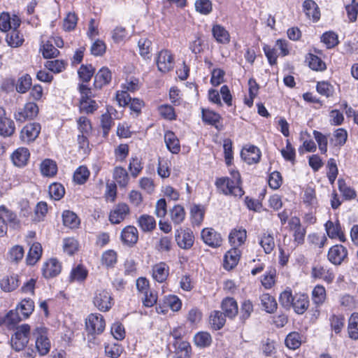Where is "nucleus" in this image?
<instances>
[{
	"label": "nucleus",
	"mask_w": 358,
	"mask_h": 358,
	"mask_svg": "<svg viewBox=\"0 0 358 358\" xmlns=\"http://www.w3.org/2000/svg\"><path fill=\"white\" fill-rule=\"evenodd\" d=\"M41 50L45 58H54L59 53V51L50 41L44 43Z\"/></svg>",
	"instance_id": "obj_64"
},
{
	"label": "nucleus",
	"mask_w": 358,
	"mask_h": 358,
	"mask_svg": "<svg viewBox=\"0 0 358 358\" xmlns=\"http://www.w3.org/2000/svg\"><path fill=\"white\" fill-rule=\"evenodd\" d=\"M121 239L124 243L129 246L134 245L138 239L137 229L130 225L124 227L121 232Z\"/></svg>",
	"instance_id": "obj_17"
},
{
	"label": "nucleus",
	"mask_w": 358,
	"mask_h": 358,
	"mask_svg": "<svg viewBox=\"0 0 358 358\" xmlns=\"http://www.w3.org/2000/svg\"><path fill=\"white\" fill-rule=\"evenodd\" d=\"M15 131L14 122L8 118L0 120V134L3 136H10Z\"/></svg>",
	"instance_id": "obj_40"
},
{
	"label": "nucleus",
	"mask_w": 358,
	"mask_h": 358,
	"mask_svg": "<svg viewBox=\"0 0 358 358\" xmlns=\"http://www.w3.org/2000/svg\"><path fill=\"white\" fill-rule=\"evenodd\" d=\"M123 350V347L118 343L108 344L105 346V353L110 358H118Z\"/></svg>",
	"instance_id": "obj_55"
},
{
	"label": "nucleus",
	"mask_w": 358,
	"mask_h": 358,
	"mask_svg": "<svg viewBox=\"0 0 358 358\" xmlns=\"http://www.w3.org/2000/svg\"><path fill=\"white\" fill-rule=\"evenodd\" d=\"M155 249L161 252H169L172 249V237L168 236H162L155 245Z\"/></svg>",
	"instance_id": "obj_50"
},
{
	"label": "nucleus",
	"mask_w": 358,
	"mask_h": 358,
	"mask_svg": "<svg viewBox=\"0 0 358 358\" xmlns=\"http://www.w3.org/2000/svg\"><path fill=\"white\" fill-rule=\"evenodd\" d=\"M174 58L171 52L167 50H162L158 54L157 65L158 70L162 73H167L174 67Z\"/></svg>",
	"instance_id": "obj_8"
},
{
	"label": "nucleus",
	"mask_w": 358,
	"mask_h": 358,
	"mask_svg": "<svg viewBox=\"0 0 358 358\" xmlns=\"http://www.w3.org/2000/svg\"><path fill=\"white\" fill-rule=\"evenodd\" d=\"M41 129L39 123H29L22 128L20 132V138L24 143H31L38 136Z\"/></svg>",
	"instance_id": "obj_10"
},
{
	"label": "nucleus",
	"mask_w": 358,
	"mask_h": 358,
	"mask_svg": "<svg viewBox=\"0 0 358 358\" xmlns=\"http://www.w3.org/2000/svg\"><path fill=\"white\" fill-rule=\"evenodd\" d=\"M114 124L110 114L108 112L103 114L101 117V127L103 129V136L106 137Z\"/></svg>",
	"instance_id": "obj_59"
},
{
	"label": "nucleus",
	"mask_w": 358,
	"mask_h": 358,
	"mask_svg": "<svg viewBox=\"0 0 358 358\" xmlns=\"http://www.w3.org/2000/svg\"><path fill=\"white\" fill-rule=\"evenodd\" d=\"M164 142L167 149L173 154H178L180 151V141L176 135L171 131L164 134Z\"/></svg>",
	"instance_id": "obj_24"
},
{
	"label": "nucleus",
	"mask_w": 358,
	"mask_h": 358,
	"mask_svg": "<svg viewBox=\"0 0 358 358\" xmlns=\"http://www.w3.org/2000/svg\"><path fill=\"white\" fill-rule=\"evenodd\" d=\"M221 308L225 316L229 318H234L238 314V304L236 300L231 297L224 299L221 303Z\"/></svg>",
	"instance_id": "obj_19"
},
{
	"label": "nucleus",
	"mask_w": 358,
	"mask_h": 358,
	"mask_svg": "<svg viewBox=\"0 0 358 358\" xmlns=\"http://www.w3.org/2000/svg\"><path fill=\"white\" fill-rule=\"evenodd\" d=\"M212 33L217 43L222 44L229 43L230 35L224 27L220 24L214 25L212 29Z\"/></svg>",
	"instance_id": "obj_29"
},
{
	"label": "nucleus",
	"mask_w": 358,
	"mask_h": 358,
	"mask_svg": "<svg viewBox=\"0 0 358 358\" xmlns=\"http://www.w3.org/2000/svg\"><path fill=\"white\" fill-rule=\"evenodd\" d=\"M38 113V107L34 102L27 103L23 108H20L14 114L17 122H24L28 119H33Z\"/></svg>",
	"instance_id": "obj_7"
},
{
	"label": "nucleus",
	"mask_w": 358,
	"mask_h": 358,
	"mask_svg": "<svg viewBox=\"0 0 358 358\" xmlns=\"http://www.w3.org/2000/svg\"><path fill=\"white\" fill-rule=\"evenodd\" d=\"M63 223L65 226L73 229L80 224V220L77 215L70 210H64L62 213Z\"/></svg>",
	"instance_id": "obj_37"
},
{
	"label": "nucleus",
	"mask_w": 358,
	"mask_h": 358,
	"mask_svg": "<svg viewBox=\"0 0 358 358\" xmlns=\"http://www.w3.org/2000/svg\"><path fill=\"white\" fill-rule=\"evenodd\" d=\"M94 305L102 312L108 311L114 303L113 298L106 289H97L93 298Z\"/></svg>",
	"instance_id": "obj_3"
},
{
	"label": "nucleus",
	"mask_w": 358,
	"mask_h": 358,
	"mask_svg": "<svg viewBox=\"0 0 358 358\" xmlns=\"http://www.w3.org/2000/svg\"><path fill=\"white\" fill-rule=\"evenodd\" d=\"M170 215L172 222L175 224H180L184 221L185 217V209L180 205H176L170 210Z\"/></svg>",
	"instance_id": "obj_43"
},
{
	"label": "nucleus",
	"mask_w": 358,
	"mask_h": 358,
	"mask_svg": "<svg viewBox=\"0 0 358 358\" xmlns=\"http://www.w3.org/2000/svg\"><path fill=\"white\" fill-rule=\"evenodd\" d=\"M303 9L306 15L313 22L320 18V11L317 4L313 0H306L303 3Z\"/></svg>",
	"instance_id": "obj_18"
},
{
	"label": "nucleus",
	"mask_w": 358,
	"mask_h": 358,
	"mask_svg": "<svg viewBox=\"0 0 358 358\" xmlns=\"http://www.w3.org/2000/svg\"><path fill=\"white\" fill-rule=\"evenodd\" d=\"M20 316V312L16 308V310H10L4 320L5 324L9 327H13L15 324H17L21 320H22Z\"/></svg>",
	"instance_id": "obj_56"
},
{
	"label": "nucleus",
	"mask_w": 358,
	"mask_h": 358,
	"mask_svg": "<svg viewBox=\"0 0 358 358\" xmlns=\"http://www.w3.org/2000/svg\"><path fill=\"white\" fill-rule=\"evenodd\" d=\"M260 301L262 306L267 313H272L277 309V302L274 297L270 294H262L260 296Z\"/></svg>",
	"instance_id": "obj_34"
},
{
	"label": "nucleus",
	"mask_w": 358,
	"mask_h": 358,
	"mask_svg": "<svg viewBox=\"0 0 358 358\" xmlns=\"http://www.w3.org/2000/svg\"><path fill=\"white\" fill-rule=\"evenodd\" d=\"M308 65L314 71H324L326 69L325 63L317 55L308 54L306 57Z\"/></svg>",
	"instance_id": "obj_47"
},
{
	"label": "nucleus",
	"mask_w": 358,
	"mask_h": 358,
	"mask_svg": "<svg viewBox=\"0 0 358 358\" xmlns=\"http://www.w3.org/2000/svg\"><path fill=\"white\" fill-rule=\"evenodd\" d=\"M138 226L144 232L152 231L156 228V221L155 218L149 215H141L137 221Z\"/></svg>",
	"instance_id": "obj_28"
},
{
	"label": "nucleus",
	"mask_w": 358,
	"mask_h": 358,
	"mask_svg": "<svg viewBox=\"0 0 358 358\" xmlns=\"http://www.w3.org/2000/svg\"><path fill=\"white\" fill-rule=\"evenodd\" d=\"M326 299V290L322 285H317L312 292V299L316 305L319 306L324 303Z\"/></svg>",
	"instance_id": "obj_52"
},
{
	"label": "nucleus",
	"mask_w": 358,
	"mask_h": 358,
	"mask_svg": "<svg viewBox=\"0 0 358 358\" xmlns=\"http://www.w3.org/2000/svg\"><path fill=\"white\" fill-rule=\"evenodd\" d=\"M29 335L30 326L29 324H24L17 327L11 338L12 348L16 351L23 350L29 342Z\"/></svg>",
	"instance_id": "obj_2"
},
{
	"label": "nucleus",
	"mask_w": 358,
	"mask_h": 358,
	"mask_svg": "<svg viewBox=\"0 0 358 358\" xmlns=\"http://www.w3.org/2000/svg\"><path fill=\"white\" fill-rule=\"evenodd\" d=\"M164 303L167 306L173 311H178L182 306V303L180 299L176 295H169L165 296Z\"/></svg>",
	"instance_id": "obj_58"
},
{
	"label": "nucleus",
	"mask_w": 358,
	"mask_h": 358,
	"mask_svg": "<svg viewBox=\"0 0 358 358\" xmlns=\"http://www.w3.org/2000/svg\"><path fill=\"white\" fill-rule=\"evenodd\" d=\"M31 86V78L29 75L25 74L20 77L16 85V90L19 93L27 92Z\"/></svg>",
	"instance_id": "obj_51"
},
{
	"label": "nucleus",
	"mask_w": 358,
	"mask_h": 358,
	"mask_svg": "<svg viewBox=\"0 0 358 358\" xmlns=\"http://www.w3.org/2000/svg\"><path fill=\"white\" fill-rule=\"evenodd\" d=\"M86 329L90 334H100L105 329L103 317L99 313L90 314L85 322Z\"/></svg>",
	"instance_id": "obj_6"
},
{
	"label": "nucleus",
	"mask_w": 358,
	"mask_h": 358,
	"mask_svg": "<svg viewBox=\"0 0 358 358\" xmlns=\"http://www.w3.org/2000/svg\"><path fill=\"white\" fill-rule=\"evenodd\" d=\"M113 178L121 187H125L129 181V177L126 169L122 166H116L114 169Z\"/></svg>",
	"instance_id": "obj_31"
},
{
	"label": "nucleus",
	"mask_w": 358,
	"mask_h": 358,
	"mask_svg": "<svg viewBox=\"0 0 358 358\" xmlns=\"http://www.w3.org/2000/svg\"><path fill=\"white\" fill-rule=\"evenodd\" d=\"M90 171L87 167L81 166L78 167L73 174V180L78 184H83L88 179Z\"/></svg>",
	"instance_id": "obj_57"
},
{
	"label": "nucleus",
	"mask_w": 358,
	"mask_h": 358,
	"mask_svg": "<svg viewBox=\"0 0 358 358\" xmlns=\"http://www.w3.org/2000/svg\"><path fill=\"white\" fill-rule=\"evenodd\" d=\"M175 238L178 245L182 249H189L194 244V236L189 229H177L175 234Z\"/></svg>",
	"instance_id": "obj_11"
},
{
	"label": "nucleus",
	"mask_w": 358,
	"mask_h": 358,
	"mask_svg": "<svg viewBox=\"0 0 358 358\" xmlns=\"http://www.w3.org/2000/svg\"><path fill=\"white\" fill-rule=\"evenodd\" d=\"M65 193L64 187L59 183H52L49 186V194L55 200L61 199Z\"/></svg>",
	"instance_id": "obj_60"
},
{
	"label": "nucleus",
	"mask_w": 358,
	"mask_h": 358,
	"mask_svg": "<svg viewBox=\"0 0 358 358\" xmlns=\"http://www.w3.org/2000/svg\"><path fill=\"white\" fill-rule=\"evenodd\" d=\"M169 267L164 262H159L152 267V277L159 282H164L169 276Z\"/></svg>",
	"instance_id": "obj_23"
},
{
	"label": "nucleus",
	"mask_w": 358,
	"mask_h": 358,
	"mask_svg": "<svg viewBox=\"0 0 358 358\" xmlns=\"http://www.w3.org/2000/svg\"><path fill=\"white\" fill-rule=\"evenodd\" d=\"M259 244L263 248L265 253L270 254L275 247V241L273 234L268 232L264 233L262 236Z\"/></svg>",
	"instance_id": "obj_38"
},
{
	"label": "nucleus",
	"mask_w": 358,
	"mask_h": 358,
	"mask_svg": "<svg viewBox=\"0 0 358 358\" xmlns=\"http://www.w3.org/2000/svg\"><path fill=\"white\" fill-rule=\"evenodd\" d=\"M61 264L56 259H50L43 266V275L45 278H53L61 272Z\"/></svg>",
	"instance_id": "obj_16"
},
{
	"label": "nucleus",
	"mask_w": 358,
	"mask_h": 358,
	"mask_svg": "<svg viewBox=\"0 0 358 358\" xmlns=\"http://www.w3.org/2000/svg\"><path fill=\"white\" fill-rule=\"evenodd\" d=\"M225 315L219 310H214L210 315V324L216 330L220 329L225 324Z\"/></svg>",
	"instance_id": "obj_36"
},
{
	"label": "nucleus",
	"mask_w": 358,
	"mask_h": 358,
	"mask_svg": "<svg viewBox=\"0 0 358 358\" xmlns=\"http://www.w3.org/2000/svg\"><path fill=\"white\" fill-rule=\"evenodd\" d=\"M57 164L51 159H45L41 164V171L43 176L51 177L56 174Z\"/></svg>",
	"instance_id": "obj_45"
},
{
	"label": "nucleus",
	"mask_w": 358,
	"mask_h": 358,
	"mask_svg": "<svg viewBox=\"0 0 358 358\" xmlns=\"http://www.w3.org/2000/svg\"><path fill=\"white\" fill-rule=\"evenodd\" d=\"M42 255V246L41 243H34L28 252L26 258L27 264L29 265H34L41 258Z\"/></svg>",
	"instance_id": "obj_30"
},
{
	"label": "nucleus",
	"mask_w": 358,
	"mask_h": 358,
	"mask_svg": "<svg viewBox=\"0 0 358 358\" xmlns=\"http://www.w3.org/2000/svg\"><path fill=\"white\" fill-rule=\"evenodd\" d=\"M112 78L110 71L106 68H101L94 76V85L96 88L101 89L104 85H108Z\"/></svg>",
	"instance_id": "obj_22"
},
{
	"label": "nucleus",
	"mask_w": 358,
	"mask_h": 358,
	"mask_svg": "<svg viewBox=\"0 0 358 358\" xmlns=\"http://www.w3.org/2000/svg\"><path fill=\"white\" fill-rule=\"evenodd\" d=\"M321 41L327 48H332L338 43V36L333 31H327L323 34Z\"/></svg>",
	"instance_id": "obj_62"
},
{
	"label": "nucleus",
	"mask_w": 358,
	"mask_h": 358,
	"mask_svg": "<svg viewBox=\"0 0 358 358\" xmlns=\"http://www.w3.org/2000/svg\"><path fill=\"white\" fill-rule=\"evenodd\" d=\"M309 306V299L306 294H296L292 306L295 313L301 315L303 314Z\"/></svg>",
	"instance_id": "obj_21"
},
{
	"label": "nucleus",
	"mask_w": 358,
	"mask_h": 358,
	"mask_svg": "<svg viewBox=\"0 0 358 358\" xmlns=\"http://www.w3.org/2000/svg\"><path fill=\"white\" fill-rule=\"evenodd\" d=\"M236 248L229 250L224 255V266L227 270L232 269L238 263L240 251Z\"/></svg>",
	"instance_id": "obj_27"
},
{
	"label": "nucleus",
	"mask_w": 358,
	"mask_h": 358,
	"mask_svg": "<svg viewBox=\"0 0 358 358\" xmlns=\"http://www.w3.org/2000/svg\"><path fill=\"white\" fill-rule=\"evenodd\" d=\"M128 169L133 178H136L143 169L141 159L136 156L132 157L129 161Z\"/></svg>",
	"instance_id": "obj_46"
},
{
	"label": "nucleus",
	"mask_w": 358,
	"mask_h": 358,
	"mask_svg": "<svg viewBox=\"0 0 358 358\" xmlns=\"http://www.w3.org/2000/svg\"><path fill=\"white\" fill-rule=\"evenodd\" d=\"M231 178L222 177L216 179L215 186L217 189L224 195L242 196L244 191L241 188V175L237 171L231 172Z\"/></svg>",
	"instance_id": "obj_1"
},
{
	"label": "nucleus",
	"mask_w": 358,
	"mask_h": 358,
	"mask_svg": "<svg viewBox=\"0 0 358 358\" xmlns=\"http://www.w3.org/2000/svg\"><path fill=\"white\" fill-rule=\"evenodd\" d=\"M202 119L208 124L214 126L219 129L217 124L221 119L219 114L209 110H202Z\"/></svg>",
	"instance_id": "obj_42"
},
{
	"label": "nucleus",
	"mask_w": 358,
	"mask_h": 358,
	"mask_svg": "<svg viewBox=\"0 0 358 358\" xmlns=\"http://www.w3.org/2000/svg\"><path fill=\"white\" fill-rule=\"evenodd\" d=\"M241 156L247 164H253L259 162L261 152L257 147L250 145L248 148L242 150Z\"/></svg>",
	"instance_id": "obj_15"
},
{
	"label": "nucleus",
	"mask_w": 358,
	"mask_h": 358,
	"mask_svg": "<svg viewBox=\"0 0 358 358\" xmlns=\"http://www.w3.org/2000/svg\"><path fill=\"white\" fill-rule=\"evenodd\" d=\"M348 256L347 249L342 245L332 246L327 255L328 259L335 265H340Z\"/></svg>",
	"instance_id": "obj_12"
},
{
	"label": "nucleus",
	"mask_w": 358,
	"mask_h": 358,
	"mask_svg": "<svg viewBox=\"0 0 358 358\" xmlns=\"http://www.w3.org/2000/svg\"><path fill=\"white\" fill-rule=\"evenodd\" d=\"M129 213V208L124 203L117 204L110 213L109 220L112 224H119Z\"/></svg>",
	"instance_id": "obj_14"
},
{
	"label": "nucleus",
	"mask_w": 358,
	"mask_h": 358,
	"mask_svg": "<svg viewBox=\"0 0 358 358\" xmlns=\"http://www.w3.org/2000/svg\"><path fill=\"white\" fill-rule=\"evenodd\" d=\"M117 253L113 250H108L104 252L101 256L102 264L106 267H113L117 263Z\"/></svg>",
	"instance_id": "obj_49"
},
{
	"label": "nucleus",
	"mask_w": 358,
	"mask_h": 358,
	"mask_svg": "<svg viewBox=\"0 0 358 358\" xmlns=\"http://www.w3.org/2000/svg\"><path fill=\"white\" fill-rule=\"evenodd\" d=\"M17 309L22 314L23 319H27L34 311V303L30 299H23L17 307Z\"/></svg>",
	"instance_id": "obj_39"
},
{
	"label": "nucleus",
	"mask_w": 358,
	"mask_h": 358,
	"mask_svg": "<svg viewBox=\"0 0 358 358\" xmlns=\"http://www.w3.org/2000/svg\"><path fill=\"white\" fill-rule=\"evenodd\" d=\"M78 73L79 75L80 78L85 83H88L94 73V69L91 65H81L80 67Z\"/></svg>",
	"instance_id": "obj_53"
},
{
	"label": "nucleus",
	"mask_w": 358,
	"mask_h": 358,
	"mask_svg": "<svg viewBox=\"0 0 358 358\" xmlns=\"http://www.w3.org/2000/svg\"><path fill=\"white\" fill-rule=\"evenodd\" d=\"M316 90L319 94L326 97L332 96L334 93V87L326 81L318 82Z\"/></svg>",
	"instance_id": "obj_63"
},
{
	"label": "nucleus",
	"mask_w": 358,
	"mask_h": 358,
	"mask_svg": "<svg viewBox=\"0 0 358 358\" xmlns=\"http://www.w3.org/2000/svg\"><path fill=\"white\" fill-rule=\"evenodd\" d=\"M324 227L330 238H338L341 242L345 241V236L341 230V227L338 222L334 223L329 220L326 222Z\"/></svg>",
	"instance_id": "obj_20"
},
{
	"label": "nucleus",
	"mask_w": 358,
	"mask_h": 358,
	"mask_svg": "<svg viewBox=\"0 0 358 358\" xmlns=\"http://www.w3.org/2000/svg\"><path fill=\"white\" fill-rule=\"evenodd\" d=\"M116 100L120 106H129L131 110L138 115L143 106V101L139 99H131L127 91H118L116 93Z\"/></svg>",
	"instance_id": "obj_5"
},
{
	"label": "nucleus",
	"mask_w": 358,
	"mask_h": 358,
	"mask_svg": "<svg viewBox=\"0 0 358 358\" xmlns=\"http://www.w3.org/2000/svg\"><path fill=\"white\" fill-rule=\"evenodd\" d=\"M36 338V348L41 356L47 355L50 349V343L47 336L46 329L43 327H36L33 333Z\"/></svg>",
	"instance_id": "obj_4"
},
{
	"label": "nucleus",
	"mask_w": 358,
	"mask_h": 358,
	"mask_svg": "<svg viewBox=\"0 0 358 358\" xmlns=\"http://www.w3.org/2000/svg\"><path fill=\"white\" fill-rule=\"evenodd\" d=\"M201 238L208 246L216 248L222 244V237L220 233L212 228H205L201 233Z\"/></svg>",
	"instance_id": "obj_9"
},
{
	"label": "nucleus",
	"mask_w": 358,
	"mask_h": 358,
	"mask_svg": "<svg viewBox=\"0 0 358 358\" xmlns=\"http://www.w3.org/2000/svg\"><path fill=\"white\" fill-rule=\"evenodd\" d=\"M338 189L346 199H352L356 196L355 191L348 186L343 179L338 180Z\"/></svg>",
	"instance_id": "obj_61"
},
{
	"label": "nucleus",
	"mask_w": 358,
	"mask_h": 358,
	"mask_svg": "<svg viewBox=\"0 0 358 358\" xmlns=\"http://www.w3.org/2000/svg\"><path fill=\"white\" fill-rule=\"evenodd\" d=\"M348 138L347 131L343 128H339L334 131V138L331 139V142L334 146H343Z\"/></svg>",
	"instance_id": "obj_54"
},
{
	"label": "nucleus",
	"mask_w": 358,
	"mask_h": 358,
	"mask_svg": "<svg viewBox=\"0 0 358 358\" xmlns=\"http://www.w3.org/2000/svg\"><path fill=\"white\" fill-rule=\"evenodd\" d=\"M246 236L245 229H234L229 234V240L234 247H238L245 242Z\"/></svg>",
	"instance_id": "obj_33"
},
{
	"label": "nucleus",
	"mask_w": 358,
	"mask_h": 358,
	"mask_svg": "<svg viewBox=\"0 0 358 358\" xmlns=\"http://www.w3.org/2000/svg\"><path fill=\"white\" fill-rule=\"evenodd\" d=\"M20 25V18L13 15L12 17L8 13H2L0 15V30L1 31H8L13 29H17Z\"/></svg>",
	"instance_id": "obj_13"
},
{
	"label": "nucleus",
	"mask_w": 358,
	"mask_h": 358,
	"mask_svg": "<svg viewBox=\"0 0 358 358\" xmlns=\"http://www.w3.org/2000/svg\"><path fill=\"white\" fill-rule=\"evenodd\" d=\"M0 220L13 227H16L19 225L16 214L4 206H0Z\"/></svg>",
	"instance_id": "obj_25"
},
{
	"label": "nucleus",
	"mask_w": 358,
	"mask_h": 358,
	"mask_svg": "<svg viewBox=\"0 0 358 358\" xmlns=\"http://www.w3.org/2000/svg\"><path fill=\"white\" fill-rule=\"evenodd\" d=\"M29 157V150L26 148H17L11 155L13 164L17 166H24Z\"/></svg>",
	"instance_id": "obj_26"
},
{
	"label": "nucleus",
	"mask_w": 358,
	"mask_h": 358,
	"mask_svg": "<svg viewBox=\"0 0 358 358\" xmlns=\"http://www.w3.org/2000/svg\"><path fill=\"white\" fill-rule=\"evenodd\" d=\"M6 42L8 45L13 48L20 46L23 42V36L19 32L17 29H13L6 36Z\"/></svg>",
	"instance_id": "obj_35"
},
{
	"label": "nucleus",
	"mask_w": 358,
	"mask_h": 358,
	"mask_svg": "<svg viewBox=\"0 0 358 358\" xmlns=\"http://www.w3.org/2000/svg\"><path fill=\"white\" fill-rule=\"evenodd\" d=\"M348 334L349 336L354 340L358 339V313H354L351 315L348 320Z\"/></svg>",
	"instance_id": "obj_44"
},
{
	"label": "nucleus",
	"mask_w": 358,
	"mask_h": 358,
	"mask_svg": "<svg viewBox=\"0 0 358 358\" xmlns=\"http://www.w3.org/2000/svg\"><path fill=\"white\" fill-rule=\"evenodd\" d=\"M0 285L4 292H12L19 286L18 276L17 275H11L3 277L0 282Z\"/></svg>",
	"instance_id": "obj_32"
},
{
	"label": "nucleus",
	"mask_w": 358,
	"mask_h": 358,
	"mask_svg": "<svg viewBox=\"0 0 358 358\" xmlns=\"http://www.w3.org/2000/svg\"><path fill=\"white\" fill-rule=\"evenodd\" d=\"M194 341L196 346L206 348L210 345L212 337L208 332L201 331L195 334Z\"/></svg>",
	"instance_id": "obj_41"
},
{
	"label": "nucleus",
	"mask_w": 358,
	"mask_h": 358,
	"mask_svg": "<svg viewBox=\"0 0 358 358\" xmlns=\"http://www.w3.org/2000/svg\"><path fill=\"white\" fill-rule=\"evenodd\" d=\"M285 343L288 348L296 350L301 345V336L297 332H291L287 336Z\"/></svg>",
	"instance_id": "obj_48"
}]
</instances>
